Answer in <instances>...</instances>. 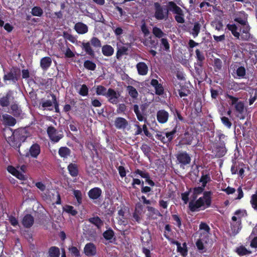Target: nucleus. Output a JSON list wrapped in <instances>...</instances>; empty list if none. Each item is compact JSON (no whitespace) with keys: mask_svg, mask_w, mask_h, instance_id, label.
I'll list each match as a JSON object with an SVG mask.
<instances>
[{"mask_svg":"<svg viewBox=\"0 0 257 257\" xmlns=\"http://www.w3.org/2000/svg\"><path fill=\"white\" fill-rule=\"evenodd\" d=\"M211 193L210 191L205 192L202 197H200L196 201H191L189 202V207L192 211H196L199 209H204L211 205Z\"/></svg>","mask_w":257,"mask_h":257,"instance_id":"nucleus-1","label":"nucleus"},{"mask_svg":"<svg viewBox=\"0 0 257 257\" xmlns=\"http://www.w3.org/2000/svg\"><path fill=\"white\" fill-rule=\"evenodd\" d=\"M5 132L4 135L6 138V133L11 135V137H9L8 139H7V141L10 145L13 147L16 146L13 140L18 139L20 141L24 142L27 137L26 131L24 128L21 129L19 131L15 133H13L11 129L8 128L5 130Z\"/></svg>","mask_w":257,"mask_h":257,"instance_id":"nucleus-2","label":"nucleus"},{"mask_svg":"<svg viewBox=\"0 0 257 257\" xmlns=\"http://www.w3.org/2000/svg\"><path fill=\"white\" fill-rule=\"evenodd\" d=\"M176 132V127L174 128L173 131L169 133L158 132L156 135V137L164 144H167L172 141Z\"/></svg>","mask_w":257,"mask_h":257,"instance_id":"nucleus-3","label":"nucleus"},{"mask_svg":"<svg viewBox=\"0 0 257 257\" xmlns=\"http://www.w3.org/2000/svg\"><path fill=\"white\" fill-rule=\"evenodd\" d=\"M177 162L181 167L188 165L191 162L190 155L186 152L181 151L176 155Z\"/></svg>","mask_w":257,"mask_h":257,"instance_id":"nucleus-4","label":"nucleus"},{"mask_svg":"<svg viewBox=\"0 0 257 257\" xmlns=\"http://www.w3.org/2000/svg\"><path fill=\"white\" fill-rule=\"evenodd\" d=\"M210 227L204 222H201L199 225L200 238L207 243L208 237L210 234Z\"/></svg>","mask_w":257,"mask_h":257,"instance_id":"nucleus-5","label":"nucleus"},{"mask_svg":"<svg viewBox=\"0 0 257 257\" xmlns=\"http://www.w3.org/2000/svg\"><path fill=\"white\" fill-rule=\"evenodd\" d=\"M169 12H172L174 14L179 15L178 16H183L181 9L175 2L172 1L169 2L168 5L166 6L167 15L166 16H168Z\"/></svg>","mask_w":257,"mask_h":257,"instance_id":"nucleus-6","label":"nucleus"},{"mask_svg":"<svg viewBox=\"0 0 257 257\" xmlns=\"http://www.w3.org/2000/svg\"><path fill=\"white\" fill-rule=\"evenodd\" d=\"M119 96L120 94L118 92H116L113 89L109 88L107 90L106 97L108 98L109 102L112 104H117L118 102Z\"/></svg>","mask_w":257,"mask_h":257,"instance_id":"nucleus-7","label":"nucleus"},{"mask_svg":"<svg viewBox=\"0 0 257 257\" xmlns=\"http://www.w3.org/2000/svg\"><path fill=\"white\" fill-rule=\"evenodd\" d=\"M47 132L50 139L53 142H57L62 138V135H58L53 126L48 127Z\"/></svg>","mask_w":257,"mask_h":257,"instance_id":"nucleus-8","label":"nucleus"},{"mask_svg":"<svg viewBox=\"0 0 257 257\" xmlns=\"http://www.w3.org/2000/svg\"><path fill=\"white\" fill-rule=\"evenodd\" d=\"M84 252L87 256H94L97 252L96 247L93 243H88L84 246Z\"/></svg>","mask_w":257,"mask_h":257,"instance_id":"nucleus-9","label":"nucleus"},{"mask_svg":"<svg viewBox=\"0 0 257 257\" xmlns=\"http://www.w3.org/2000/svg\"><path fill=\"white\" fill-rule=\"evenodd\" d=\"M169 113L165 110H160L157 112V118L158 121L161 123L166 122L168 119Z\"/></svg>","mask_w":257,"mask_h":257,"instance_id":"nucleus-10","label":"nucleus"},{"mask_svg":"<svg viewBox=\"0 0 257 257\" xmlns=\"http://www.w3.org/2000/svg\"><path fill=\"white\" fill-rule=\"evenodd\" d=\"M114 125L118 129H124L127 126L128 122L125 118L118 117L115 119Z\"/></svg>","mask_w":257,"mask_h":257,"instance_id":"nucleus-11","label":"nucleus"},{"mask_svg":"<svg viewBox=\"0 0 257 257\" xmlns=\"http://www.w3.org/2000/svg\"><path fill=\"white\" fill-rule=\"evenodd\" d=\"M155 15L154 16H165L164 11H166V6H162L158 2L154 3Z\"/></svg>","mask_w":257,"mask_h":257,"instance_id":"nucleus-12","label":"nucleus"},{"mask_svg":"<svg viewBox=\"0 0 257 257\" xmlns=\"http://www.w3.org/2000/svg\"><path fill=\"white\" fill-rule=\"evenodd\" d=\"M138 73L140 75H146L148 72V67L147 65L143 62L138 63L136 65Z\"/></svg>","mask_w":257,"mask_h":257,"instance_id":"nucleus-13","label":"nucleus"},{"mask_svg":"<svg viewBox=\"0 0 257 257\" xmlns=\"http://www.w3.org/2000/svg\"><path fill=\"white\" fill-rule=\"evenodd\" d=\"M141 240L143 243V245L145 246H149L150 242L151 240V236L150 232L148 231H145L142 232L141 235ZM148 247L150 248L149 246Z\"/></svg>","mask_w":257,"mask_h":257,"instance_id":"nucleus-14","label":"nucleus"},{"mask_svg":"<svg viewBox=\"0 0 257 257\" xmlns=\"http://www.w3.org/2000/svg\"><path fill=\"white\" fill-rule=\"evenodd\" d=\"M8 172L14 176H16L17 178L24 180L26 179V177L24 174L18 171L16 168L13 166H9L7 169Z\"/></svg>","mask_w":257,"mask_h":257,"instance_id":"nucleus-15","label":"nucleus"},{"mask_svg":"<svg viewBox=\"0 0 257 257\" xmlns=\"http://www.w3.org/2000/svg\"><path fill=\"white\" fill-rule=\"evenodd\" d=\"M52 64V59L49 57H45L41 59L40 66L43 70H46Z\"/></svg>","mask_w":257,"mask_h":257,"instance_id":"nucleus-16","label":"nucleus"},{"mask_svg":"<svg viewBox=\"0 0 257 257\" xmlns=\"http://www.w3.org/2000/svg\"><path fill=\"white\" fill-rule=\"evenodd\" d=\"M81 47L82 49L84 50V51L86 52L87 54L91 57L94 56V51L91 47V44L89 42L86 43H82Z\"/></svg>","mask_w":257,"mask_h":257,"instance_id":"nucleus-17","label":"nucleus"},{"mask_svg":"<svg viewBox=\"0 0 257 257\" xmlns=\"http://www.w3.org/2000/svg\"><path fill=\"white\" fill-rule=\"evenodd\" d=\"M23 225L27 228L30 227L34 223V218L30 215H26L22 220Z\"/></svg>","mask_w":257,"mask_h":257,"instance_id":"nucleus-18","label":"nucleus"},{"mask_svg":"<svg viewBox=\"0 0 257 257\" xmlns=\"http://www.w3.org/2000/svg\"><path fill=\"white\" fill-rule=\"evenodd\" d=\"M2 118L4 123L5 124L10 126H14L16 123V119L9 114H5L3 115Z\"/></svg>","mask_w":257,"mask_h":257,"instance_id":"nucleus-19","label":"nucleus"},{"mask_svg":"<svg viewBox=\"0 0 257 257\" xmlns=\"http://www.w3.org/2000/svg\"><path fill=\"white\" fill-rule=\"evenodd\" d=\"M101 194V190L98 188H94L88 192L89 197L92 199H98Z\"/></svg>","mask_w":257,"mask_h":257,"instance_id":"nucleus-20","label":"nucleus"},{"mask_svg":"<svg viewBox=\"0 0 257 257\" xmlns=\"http://www.w3.org/2000/svg\"><path fill=\"white\" fill-rule=\"evenodd\" d=\"M241 228V220H238V221L236 222H232L231 223L232 234L233 236L236 235L240 230Z\"/></svg>","mask_w":257,"mask_h":257,"instance_id":"nucleus-21","label":"nucleus"},{"mask_svg":"<svg viewBox=\"0 0 257 257\" xmlns=\"http://www.w3.org/2000/svg\"><path fill=\"white\" fill-rule=\"evenodd\" d=\"M75 29L78 33L81 34H85L88 31L87 26L82 23L76 24L75 25Z\"/></svg>","mask_w":257,"mask_h":257,"instance_id":"nucleus-22","label":"nucleus"},{"mask_svg":"<svg viewBox=\"0 0 257 257\" xmlns=\"http://www.w3.org/2000/svg\"><path fill=\"white\" fill-rule=\"evenodd\" d=\"M102 53L105 56L109 57L113 54L114 49L110 45H105L102 47Z\"/></svg>","mask_w":257,"mask_h":257,"instance_id":"nucleus-23","label":"nucleus"},{"mask_svg":"<svg viewBox=\"0 0 257 257\" xmlns=\"http://www.w3.org/2000/svg\"><path fill=\"white\" fill-rule=\"evenodd\" d=\"M30 155L34 158H37L40 153V148L38 144H34L29 150Z\"/></svg>","mask_w":257,"mask_h":257,"instance_id":"nucleus-24","label":"nucleus"},{"mask_svg":"<svg viewBox=\"0 0 257 257\" xmlns=\"http://www.w3.org/2000/svg\"><path fill=\"white\" fill-rule=\"evenodd\" d=\"M126 46H122L119 47H117V51L116 52V57L117 59H119L122 55L127 54L128 51V46H130L129 44H126Z\"/></svg>","mask_w":257,"mask_h":257,"instance_id":"nucleus-25","label":"nucleus"},{"mask_svg":"<svg viewBox=\"0 0 257 257\" xmlns=\"http://www.w3.org/2000/svg\"><path fill=\"white\" fill-rule=\"evenodd\" d=\"M126 91L130 96L133 99H137L138 97L139 93L137 89L131 85L126 87Z\"/></svg>","mask_w":257,"mask_h":257,"instance_id":"nucleus-26","label":"nucleus"},{"mask_svg":"<svg viewBox=\"0 0 257 257\" xmlns=\"http://www.w3.org/2000/svg\"><path fill=\"white\" fill-rule=\"evenodd\" d=\"M89 222L94 224L98 229H100L103 223L98 217H91L88 219Z\"/></svg>","mask_w":257,"mask_h":257,"instance_id":"nucleus-27","label":"nucleus"},{"mask_svg":"<svg viewBox=\"0 0 257 257\" xmlns=\"http://www.w3.org/2000/svg\"><path fill=\"white\" fill-rule=\"evenodd\" d=\"M201 27V25L198 22L194 23V27L190 31V34L193 35L194 38H196L198 36L200 33Z\"/></svg>","mask_w":257,"mask_h":257,"instance_id":"nucleus-28","label":"nucleus"},{"mask_svg":"<svg viewBox=\"0 0 257 257\" xmlns=\"http://www.w3.org/2000/svg\"><path fill=\"white\" fill-rule=\"evenodd\" d=\"M12 97V92H9L5 97L0 99V104L3 106H7L9 104L10 100Z\"/></svg>","mask_w":257,"mask_h":257,"instance_id":"nucleus-29","label":"nucleus"},{"mask_svg":"<svg viewBox=\"0 0 257 257\" xmlns=\"http://www.w3.org/2000/svg\"><path fill=\"white\" fill-rule=\"evenodd\" d=\"M227 27L229 30H230L232 35L237 39H239L240 34L239 33L236 31L237 27L235 24H228Z\"/></svg>","mask_w":257,"mask_h":257,"instance_id":"nucleus-30","label":"nucleus"},{"mask_svg":"<svg viewBox=\"0 0 257 257\" xmlns=\"http://www.w3.org/2000/svg\"><path fill=\"white\" fill-rule=\"evenodd\" d=\"M236 252L237 254L240 256L249 254L251 253V251L247 250L244 246H240L236 248Z\"/></svg>","mask_w":257,"mask_h":257,"instance_id":"nucleus-31","label":"nucleus"},{"mask_svg":"<svg viewBox=\"0 0 257 257\" xmlns=\"http://www.w3.org/2000/svg\"><path fill=\"white\" fill-rule=\"evenodd\" d=\"M4 80H11L15 82L17 80V77L15 72L11 71L5 75L4 77Z\"/></svg>","mask_w":257,"mask_h":257,"instance_id":"nucleus-32","label":"nucleus"},{"mask_svg":"<svg viewBox=\"0 0 257 257\" xmlns=\"http://www.w3.org/2000/svg\"><path fill=\"white\" fill-rule=\"evenodd\" d=\"M133 108L138 119L141 121H143L145 119V117L143 116L141 110L140 109L139 106L137 104H135Z\"/></svg>","mask_w":257,"mask_h":257,"instance_id":"nucleus-33","label":"nucleus"},{"mask_svg":"<svg viewBox=\"0 0 257 257\" xmlns=\"http://www.w3.org/2000/svg\"><path fill=\"white\" fill-rule=\"evenodd\" d=\"M206 244H207V243H206L201 238H199L196 243V245L198 249L201 252H204L205 251Z\"/></svg>","mask_w":257,"mask_h":257,"instance_id":"nucleus-34","label":"nucleus"},{"mask_svg":"<svg viewBox=\"0 0 257 257\" xmlns=\"http://www.w3.org/2000/svg\"><path fill=\"white\" fill-rule=\"evenodd\" d=\"M68 169L71 176H76L78 174L77 166L76 164H70L68 166Z\"/></svg>","mask_w":257,"mask_h":257,"instance_id":"nucleus-35","label":"nucleus"},{"mask_svg":"<svg viewBox=\"0 0 257 257\" xmlns=\"http://www.w3.org/2000/svg\"><path fill=\"white\" fill-rule=\"evenodd\" d=\"M43 11L40 7L35 6L32 9L31 14L33 16H41Z\"/></svg>","mask_w":257,"mask_h":257,"instance_id":"nucleus-36","label":"nucleus"},{"mask_svg":"<svg viewBox=\"0 0 257 257\" xmlns=\"http://www.w3.org/2000/svg\"><path fill=\"white\" fill-rule=\"evenodd\" d=\"M49 253L50 257H59L60 254L59 249L55 246L51 247L49 249Z\"/></svg>","mask_w":257,"mask_h":257,"instance_id":"nucleus-37","label":"nucleus"},{"mask_svg":"<svg viewBox=\"0 0 257 257\" xmlns=\"http://www.w3.org/2000/svg\"><path fill=\"white\" fill-rule=\"evenodd\" d=\"M234 107L236 112L239 114H242L244 110V103L239 101L235 105Z\"/></svg>","mask_w":257,"mask_h":257,"instance_id":"nucleus-38","label":"nucleus"},{"mask_svg":"<svg viewBox=\"0 0 257 257\" xmlns=\"http://www.w3.org/2000/svg\"><path fill=\"white\" fill-rule=\"evenodd\" d=\"M133 174L135 177H136L137 175L138 174V175H140V176L141 177L145 178L146 179H148V178H150V175H149V173H148L146 171H143L140 170L139 169H137V170H136L134 172Z\"/></svg>","mask_w":257,"mask_h":257,"instance_id":"nucleus-39","label":"nucleus"},{"mask_svg":"<svg viewBox=\"0 0 257 257\" xmlns=\"http://www.w3.org/2000/svg\"><path fill=\"white\" fill-rule=\"evenodd\" d=\"M94 48H100L101 47L100 41L96 37H93L89 42Z\"/></svg>","mask_w":257,"mask_h":257,"instance_id":"nucleus-40","label":"nucleus"},{"mask_svg":"<svg viewBox=\"0 0 257 257\" xmlns=\"http://www.w3.org/2000/svg\"><path fill=\"white\" fill-rule=\"evenodd\" d=\"M59 154L62 157H67L70 154V150L67 147H61L59 150Z\"/></svg>","mask_w":257,"mask_h":257,"instance_id":"nucleus-41","label":"nucleus"},{"mask_svg":"<svg viewBox=\"0 0 257 257\" xmlns=\"http://www.w3.org/2000/svg\"><path fill=\"white\" fill-rule=\"evenodd\" d=\"M84 66L85 68L92 71L96 68V64L89 60H86L84 62Z\"/></svg>","mask_w":257,"mask_h":257,"instance_id":"nucleus-42","label":"nucleus"},{"mask_svg":"<svg viewBox=\"0 0 257 257\" xmlns=\"http://www.w3.org/2000/svg\"><path fill=\"white\" fill-rule=\"evenodd\" d=\"M250 203L252 208L257 211V190L255 193L252 195L251 196Z\"/></svg>","mask_w":257,"mask_h":257,"instance_id":"nucleus-43","label":"nucleus"},{"mask_svg":"<svg viewBox=\"0 0 257 257\" xmlns=\"http://www.w3.org/2000/svg\"><path fill=\"white\" fill-rule=\"evenodd\" d=\"M107 90L103 86L99 85L96 88V92L97 95L105 96L107 94Z\"/></svg>","mask_w":257,"mask_h":257,"instance_id":"nucleus-44","label":"nucleus"},{"mask_svg":"<svg viewBox=\"0 0 257 257\" xmlns=\"http://www.w3.org/2000/svg\"><path fill=\"white\" fill-rule=\"evenodd\" d=\"M144 44L149 47L156 48V43L154 41L152 40L151 37L146 39L143 42Z\"/></svg>","mask_w":257,"mask_h":257,"instance_id":"nucleus-45","label":"nucleus"},{"mask_svg":"<svg viewBox=\"0 0 257 257\" xmlns=\"http://www.w3.org/2000/svg\"><path fill=\"white\" fill-rule=\"evenodd\" d=\"M211 26L216 30L219 31L222 29L223 25L220 21L215 20L212 22Z\"/></svg>","mask_w":257,"mask_h":257,"instance_id":"nucleus-46","label":"nucleus"},{"mask_svg":"<svg viewBox=\"0 0 257 257\" xmlns=\"http://www.w3.org/2000/svg\"><path fill=\"white\" fill-rule=\"evenodd\" d=\"M64 210L73 216L77 214V211L72 206L66 205L64 207Z\"/></svg>","mask_w":257,"mask_h":257,"instance_id":"nucleus-47","label":"nucleus"},{"mask_svg":"<svg viewBox=\"0 0 257 257\" xmlns=\"http://www.w3.org/2000/svg\"><path fill=\"white\" fill-rule=\"evenodd\" d=\"M153 33L158 38H162L166 35L160 29L157 27L153 28Z\"/></svg>","mask_w":257,"mask_h":257,"instance_id":"nucleus-48","label":"nucleus"},{"mask_svg":"<svg viewBox=\"0 0 257 257\" xmlns=\"http://www.w3.org/2000/svg\"><path fill=\"white\" fill-rule=\"evenodd\" d=\"M236 75L239 77H243L246 74V70L244 67L240 66L236 70Z\"/></svg>","mask_w":257,"mask_h":257,"instance_id":"nucleus-49","label":"nucleus"},{"mask_svg":"<svg viewBox=\"0 0 257 257\" xmlns=\"http://www.w3.org/2000/svg\"><path fill=\"white\" fill-rule=\"evenodd\" d=\"M103 236L105 239L109 240L112 238L114 236V232L111 229L107 230L103 234Z\"/></svg>","mask_w":257,"mask_h":257,"instance_id":"nucleus-50","label":"nucleus"},{"mask_svg":"<svg viewBox=\"0 0 257 257\" xmlns=\"http://www.w3.org/2000/svg\"><path fill=\"white\" fill-rule=\"evenodd\" d=\"M234 21L240 24L241 25L243 26L244 27L248 25L247 24V20L245 17H236L234 19Z\"/></svg>","mask_w":257,"mask_h":257,"instance_id":"nucleus-51","label":"nucleus"},{"mask_svg":"<svg viewBox=\"0 0 257 257\" xmlns=\"http://www.w3.org/2000/svg\"><path fill=\"white\" fill-rule=\"evenodd\" d=\"M226 97L229 99V100L228 101L229 103L232 105L234 106L239 101L238 98L233 97L229 94H227Z\"/></svg>","mask_w":257,"mask_h":257,"instance_id":"nucleus-52","label":"nucleus"},{"mask_svg":"<svg viewBox=\"0 0 257 257\" xmlns=\"http://www.w3.org/2000/svg\"><path fill=\"white\" fill-rule=\"evenodd\" d=\"M73 194L76 198L78 203L80 204L82 201V193L79 190H73Z\"/></svg>","mask_w":257,"mask_h":257,"instance_id":"nucleus-53","label":"nucleus"},{"mask_svg":"<svg viewBox=\"0 0 257 257\" xmlns=\"http://www.w3.org/2000/svg\"><path fill=\"white\" fill-rule=\"evenodd\" d=\"M204 187L203 186L195 187L193 189V194L194 196L193 197L194 199H196L197 196L200 194H201L204 190Z\"/></svg>","mask_w":257,"mask_h":257,"instance_id":"nucleus-54","label":"nucleus"},{"mask_svg":"<svg viewBox=\"0 0 257 257\" xmlns=\"http://www.w3.org/2000/svg\"><path fill=\"white\" fill-rule=\"evenodd\" d=\"M88 89L85 84H83L79 91V94L82 96H86L88 94Z\"/></svg>","mask_w":257,"mask_h":257,"instance_id":"nucleus-55","label":"nucleus"},{"mask_svg":"<svg viewBox=\"0 0 257 257\" xmlns=\"http://www.w3.org/2000/svg\"><path fill=\"white\" fill-rule=\"evenodd\" d=\"M210 177L209 175H206L202 176L201 177V178L200 179V182L202 183V186H203L204 187H205L207 183L209 181H210Z\"/></svg>","mask_w":257,"mask_h":257,"instance_id":"nucleus-56","label":"nucleus"},{"mask_svg":"<svg viewBox=\"0 0 257 257\" xmlns=\"http://www.w3.org/2000/svg\"><path fill=\"white\" fill-rule=\"evenodd\" d=\"M196 54L198 61H199V65L201 66V63L205 59V57L203 54L199 51V50L197 49L196 50Z\"/></svg>","mask_w":257,"mask_h":257,"instance_id":"nucleus-57","label":"nucleus"},{"mask_svg":"<svg viewBox=\"0 0 257 257\" xmlns=\"http://www.w3.org/2000/svg\"><path fill=\"white\" fill-rule=\"evenodd\" d=\"M12 113L15 115H18L20 114L21 110L17 104H14L11 106Z\"/></svg>","mask_w":257,"mask_h":257,"instance_id":"nucleus-58","label":"nucleus"},{"mask_svg":"<svg viewBox=\"0 0 257 257\" xmlns=\"http://www.w3.org/2000/svg\"><path fill=\"white\" fill-rule=\"evenodd\" d=\"M141 30L142 32L144 33L145 36H148L150 34V31L148 28L147 27L146 24L144 21H142V25L141 26Z\"/></svg>","mask_w":257,"mask_h":257,"instance_id":"nucleus-59","label":"nucleus"},{"mask_svg":"<svg viewBox=\"0 0 257 257\" xmlns=\"http://www.w3.org/2000/svg\"><path fill=\"white\" fill-rule=\"evenodd\" d=\"M149 104L147 103L142 104L140 106L141 112L143 116L145 117L147 115V109L148 108Z\"/></svg>","mask_w":257,"mask_h":257,"instance_id":"nucleus-60","label":"nucleus"},{"mask_svg":"<svg viewBox=\"0 0 257 257\" xmlns=\"http://www.w3.org/2000/svg\"><path fill=\"white\" fill-rule=\"evenodd\" d=\"M221 121L223 124L226 126L228 128H230L231 126L232 123L227 117L225 116L222 117Z\"/></svg>","mask_w":257,"mask_h":257,"instance_id":"nucleus-61","label":"nucleus"},{"mask_svg":"<svg viewBox=\"0 0 257 257\" xmlns=\"http://www.w3.org/2000/svg\"><path fill=\"white\" fill-rule=\"evenodd\" d=\"M143 209H144L143 205L141 203L139 202V203H137L136 205L135 211H136L138 213H139L143 214L144 212Z\"/></svg>","mask_w":257,"mask_h":257,"instance_id":"nucleus-62","label":"nucleus"},{"mask_svg":"<svg viewBox=\"0 0 257 257\" xmlns=\"http://www.w3.org/2000/svg\"><path fill=\"white\" fill-rule=\"evenodd\" d=\"M214 67L215 69L220 70L222 68V61L220 59L216 58L214 59Z\"/></svg>","mask_w":257,"mask_h":257,"instance_id":"nucleus-63","label":"nucleus"},{"mask_svg":"<svg viewBox=\"0 0 257 257\" xmlns=\"http://www.w3.org/2000/svg\"><path fill=\"white\" fill-rule=\"evenodd\" d=\"M156 90V93L158 95H161L163 93L164 89L161 84H159L157 86L155 87Z\"/></svg>","mask_w":257,"mask_h":257,"instance_id":"nucleus-64","label":"nucleus"}]
</instances>
